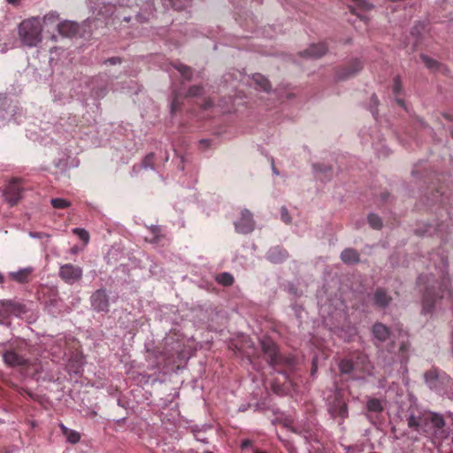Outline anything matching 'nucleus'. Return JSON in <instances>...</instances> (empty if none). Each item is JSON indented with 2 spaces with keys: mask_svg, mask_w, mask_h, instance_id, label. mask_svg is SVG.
<instances>
[{
  "mask_svg": "<svg viewBox=\"0 0 453 453\" xmlns=\"http://www.w3.org/2000/svg\"><path fill=\"white\" fill-rule=\"evenodd\" d=\"M42 25L39 17L23 20L18 27L19 38L22 45L36 47L42 39Z\"/></svg>",
  "mask_w": 453,
  "mask_h": 453,
  "instance_id": "nucleus-7",
  "label": "nucleus"
},
{
  "mask_svg": "<svg viewBox=\"0 0 453 453\" xmlns=\"http://www.w3.org/2000/svg\"><path fill=\"white\" fill-rule=\"evenodd\" d=\"M288 257V251L281 246H274L268 250L265 258L273 264H280Z\"/></svg>",
  "mask_w": 453,
  "mask_h": 453,
  "instance_id": "nucleus-22",
  "label": "nucleus"
},
{
  "mask_svg": "<svg viewBox=\"0 0 453 453\" xmlns=\"http://www.w3.org/2000/svg\"><path fill=\"white\" fill-rule=\"evenodd\" d=\"M372 101L374 103V104H375V105H377V104H378V102H379V101H378V98H377V96H376L375 95H373V96H372Z\"/></svg>",
  "mask_w": 453,
  "mask_h": 453,
  "instance_id": "nucleus-60",
  "label": "nucleus"
},
{
  "mask_svg": "<svg viewBox=\"0 0 453 453\" xmlns=\"http://www.w3.org/2000/svg\"><path fill=\"white\" fill-rule=\"evenodd\" d=\"M327 46L325 42L312 43L302 55L311 58H319L327 52Z\"/></svg>",
  "mask_w": 453,
  "mask_h": 453,
  "instance_id": "nucleus-24",
  "label": "nucleus"
},
{
  "mask_svg": "<svg viewBox=\"0 0 453 453\" xmlns=\"http://www.w3.org/2000/svg\"><path fill=\"white\" fill-rule=\"evenodd\" d=\"M215 279L218 283L223 286H231L234 283L233 275L226 272L219 273Z\"/></svg>",
  "mask_w": 453,
  "mask_h": 453,
  "instance_id": "nucleus-38",
  "label": "nucleus"
},
{
  "mask_svg": "<svg viewBox=\"0 0 453 453\" xmlns=\"http://www.w3.org/2000/svg\"><path fill=\"white\" fill-rule=\"evenodd\" d=\"M169 160V152L166 149L160 147L156 151L149 153L143 159L140 167L160 172L165 163Z\"/></svg>",
  "mask_w": 453,
  "mask_h": 453,
  "instance_id": "nucleus-10",
  "label": "nucleus"
},
{
  "mask_svg": "<svg viewBox=\"0 0 453 453\" xmlns=\"http://www.w3.org/2000/svg\"><path fill=\"white\" fill-rule=\"evenodd\" d=\"M182 104V97L180 94L173 92V98L170 103V111L171 113H175L180 107V104Z\"/></svg>",
  "mask_w": 453,
  "mask_h": 453,
  "instance_id": "nucleus-40",
  "label": "nucleus"
},
{
  "mask_svg": "<svg viewBox=\"0 0 453 453\" xmlns=\"http://www.w3.org/2000/svg\"><path fill=\"white\" fill-rule=\"evenodd\" d=\"M293 309L297 316L299 315V311L301 310V307H297V305H293Z\"/></svg>",
  "mask_w": 453,
  "mask_h": 453,
  "instance_id": "nucleus-58",
  "label": "nucleus"
},
{
  "mask_svg": "<svg viewBox=\"0 0 453 453\" xmlns=\"http://www.w3.org/2000/svg\"><path fill=\"white\" fill-rule=\"evenodd\" d=\"M78 25L70 20H64L58 25V31L64 37L71 38L78 33Z\"/></svg>",
  "mask_w": 453,
  "mask_h": 453,
  "instance_id": "nucleus-25",
  "label": "nucleus"
},
{
  "mask_svg": "<svg viewBox=\"0 0 453 453\" xmlns=\"http://www.w3.org/2000/svg\"><path fill=\"white\" fill-rule=\"evenodd\" d=\"M419 27H421L422 29H425V24L418 23L417 26H415V27H413L411 34L414 35H420Z\"/></svg>",
  "mask_w": 453,
  "mask_h": 453,
  "instance_id": "nucleus-51",
  "label": "nucleus"
},
{
  "mask_svg": "<svg viewBox=\"0 0 453 453\" xmlns=\"http://www.w3.org/2000/svg\"><path fill=\"white\" fill-rule=\"evenodd\" d=\"M341 259L344 264H347V265L355 264L359 261V254L354 249H351V248L345 249L341 253Z\"/></svg>",
  "mask_w": 453,
  "mask_h": 453,
  "instance_id": "nucleus-30",
  "label": "nucleus"
},
{
  "mask_svg": "<svg viewBox=\"0 0 453 453\" xmlns=\"http://www.w3.org/2000/svg\"><path fill=\"white\" fill-rule=\"evenodd\" d=\"M150 230H151V234H153V237L149 239L148 237L146 238L147 241L150 242H154V243H157L159 242V233H160V227L157 226H152L150 227Z\"/></svg>",
  "mask_w": 453,
  "mask_h": 453,
  "instance_id": "nucleus-46",
  "label": "nucleus"
},
{
  "mask_svg": "<svg viewBox=\"0 0 453 453\" xmlns=\"http://www.w3.org/2000/svg\"><path fill=\"white\" fill-rule=\"evenodd\" d=\"M254 220L251 212L243 209L240 212V217L234 221L235 230L243 234L251 233L254 230Z\"/></svg>",
  "mask_w": 453,
  "mask_h": 453,
  "instance_id": "nucleus-15",
  "label": "nucleus"
},
{
  "mask_svg": "<svg viewBox=\"0 0 453 453\" xmlns=\"http://www.w3.org/2000/svg\"><path fill=\"white\" fill-rule=\"evenodd\" d=\"M211 144V139H202L199 142V145L202 150H207L208 148H210Z\"/></svg>",
  "mask_w": 453,
  "mask_h": 453,
  "instance_id": "nucleus-49",
  "label": "nucleus"
},
{
  "mask_svg": "<svg viewBox=\"0 0 453 453\" xmlns=\"http://www.w3.org/2000/svg\"><path fill=\"white\" fill-rule=\"evenodd\" d=\"M3 360L5 365L12 367L25 365L27 362L26 357H24L21 355H19L12 349L6 350L3 354Z\"/></svg>",
  "mask_w": 453,
  "mask_h": 453,
  "instance_id": "nucleus-23",
  "label": "nucleus"
},
{
  "mask_svg": "<svg viewBox=\"0 0 453 453\" xmlns=\"http://www.w3.org/2000/svg\"><path fill=\"white\" fill-rule=\"evenodd\" d=\"M211 425L203 424L202 426L193 425L190 426V431L196 435V434H204L208 429H211Z\"/></svg>",
  "mask_w": 453,
  "mask_h": 453,
  "instance_id": "nucleus-45",
  "label": "nucleus"
},
{
  "mask_svg": "<svg viewBox=\"0 0 453 453\" xmlns=\"http://www.w3.org/2000/svg\"><path fill=\"white\" fill-rule=\"evenodd\" d=\"M24 312L25 308L21 303L12 300H0V323H4L10 317H18Z\"/></svg>",
  "mask_w": 453,
  "mask_h": 453,
  "instance_id": "nucleus-14",
  "label": "nucleus"
},
{
  "mask_svg": "<svg viewBox=\"0 0 453 453\" xmlns=\"http://www.w3.org/2000/svg\"><path fill=\"white\" fill-rule=\"evenodd\" d=\"M367 219H368L369 225L373 229H380L382 226L381 219L378 215H376L374 213H370L368 215Z\"/></svg>",
  "mask_w": 453,
  "mask_h": 453,
  "instance_id": "nucleus-41",
  "label": "nucleus"
},
{
  "mask_svg": "<svg viewBox=\"0 0 453 453\" xmlns=\"http://www.w3.org/2000/svg\"><path fill=\"white\" fill-rule=\"evenodd\" d=\"M120 62H121V59L119 57H112V58L106 59L104 61V64L117 65V64H120Z\"/></svg>",
  "mask_w": 453,
  "mask_h": 453,
  "instance_id": "nucleus-50",
  "label": "nucleus"
},
{
  "mask_svg": "<svg viewBox=\"0 0 453 453\" xmlns=\"http://www.w3.org/2000/svg\"><path fill=\"white\" fill-rule=\"evenodd\" d=\"M423 63L425 64V65L431 71L433 72H445L446 71V68L441 64L439 63L437 60L426 56V55H424L422 54L420 56Z\"/></svg>",
  "mask_w": 453,
  "mask_h": 453,
  "instance_id": "nucleus-31",
  "label": "nucleus"
},
{
  "mask_svg": "<svg viewBox=\"0 0 453 453\" xmlns=\"http://www.w3.org/2000/svg\"><path fill=\"white\" fill-rule=\"evenodd\" d=\"M174 354L173 353H165L159 354L158 357H157V362L155 364V366L160 367V366H165L169 364H171L174 359Z\"/></svg>",
  "mask_w": 453,
  "mask_h": 453,
  "instance_id": "nucleus-37",
  "label": "nucleus"
},
{
  "mask_svg": "<svg viewBox=\"0 0 453 453\" xmlns=\"http://www.w3.org/2000/svg\"><path fill=\"white\" fill-rule=\"evenodd\" d=\"M78 165L79 161L75 157H71L60 158L55 163L56 167L59 168L61 171H65L72 167H77Z\"/></svg>",
  "mask_w": 453,
  "mask_h": 453,
  "instance_id": "nucleus-32",
  "label": "nucleus"
},
{
  "mask_svg": "<svg viewBox=\"0 0 453 453\" xmlns=\"http://www.w3.org/2000/svg\"><path fill=\"white\" fill-rule=\"evenodd\" d=\"M389 196L388 193H382L381 194V199L383 201H386L388 199V197Z\"/></svg>",
  "mask_w": 453,
  "mask_h": 453,
  "instance_id": "nucleus-59",
  "label": "nucleus"
},
{
  "mask_svg": "<svg viewBox=\"0 0 453 453\" xmlns=\"http://www.w3.org/2000/svg\"><path fill=\"white\" fill-rule=\"evenodd\" d=\"M424 380L431 391L453 400V379L444 371L432 367L424 373Z\"/></svg>",
  "mask_w": 453,
  "mask_h": 453,
  "instance_id": "nucleus-5",
  "label": "nucleus"
},
{
  "mask_svg": "<svg viewBox=\"0 0 453 453\" xmlns=\"http://www.w3.org/2000/svg\"><path fill=\"white\" fill-rule=\"evenodd\" d=\"M222 82L226 88H229L231 91H234V95H229L227 99L225 98L221 100L217 105L212 99L208 98L203 104L204 110L212 109L215 113H226L234 111V106L240 104L237 101L242 98V92L239 89L241 85L254 87L257 90L266 92L271 96L275 95V92H270L271 85L269 81L260 73H255L250 76L246 75L241 70L232 69L222 76Z\"/></svg>",
  "mask_w": 453,
  "mask_h": 453,
  "instance_id": "nucleus-2",
  "label": "nucleus"
},
{
  "mask_svg": "<svg viewBox=\"0 0 453 453\" xmlns=\"http://www.w3.org/2000/svg\"><path fill=\"white\" fill-rule=\"evenodd\" d=\"M253 453H267V452L263 451V450H259V449H256V450H254Z\"/></svg>",
  "mask_w": 453,
  "mask_h": 453,
  "instance_id": "nucleus-64",
  "label": "nucleus"
},
{
  "mask_svg": "<svg viewBox=\"0 0 453 453\" xmlns=\"http://www.w3.org/2000/svg\"><path fill=\"white\" fill-rule=\"evenodd\" d=\"M261 346L264 353L266 356L267 363L277 372H280L276 366L283 361V357L278 352L277 346L273 342L269 339L261 341Z\"/></svg>",
  "mask_w": 453,
  "mask_h": 453,
  "instance_id": "nucleus-12",
  "label": "nucleus"
},
{
  "mask_svg": "<svg viewBox=\"0 0 453 453\" xmlns=\"http://www.w3.org/2000/svg\"><path fill=\"white\" fill-rule=\"evenodd\" d=\"M194 436L196 439V441H201L203 443L209 442L207 438L203 435V434H196V435H194Z\"/></svg>",
  "mask_w": 453,
  "mask_h": 453,
  "instance_id": "nucleus-52",
  "label": "nucleus"
},
{
  "mask_svg": "<svg viewBox=\"0 0 453 453\" xmlns=\"http://www.w3.org/2000/svg\"><path fill=\"white\" fill-rule=\"evenodd\" d=\"M371 112H372V114L376 118L377 111L372 108V109H371Z\"/></svg>",
  "mask_w": 453,
  "mask_h": 453,
  "instance_id": "nucleus-63",
  "label": "nucleus"
},
{
  "mask_svg": "<svg viewBox=\"0 0 453 453\" xmlns=\"http://www.w3.org/2000/svg\"><path fill=\"white\" fill-rule=\"evenodd\" d=\"M33 272L32 267L21 268L17 272H11L9 276L19 283H26L29 280L30 274Z\"/></svg>",
  "mask_w": 453,
  "mask_h": 453,
  "instance_id": "nucleus-28",
  "label": "nucleus"
},
{
  "mask_svg": "<svg viewBox=\"0 0 453 453\" xmlns=\"http://www.w3.org/2000/svg\"><path fill=\"white\" fill-rule=\"evenodd\" d=\"M96 80H93L91 81V84L90 86L92 87L91 89H92V94L96 96V97H103L105 96L106 94V86H100V87H96Z\"/></svg>",
  "mask_w": 453,
  "mask_h": 453,
  "instance_id": "nucleus-42",
  "label": "nucleus"
},
{
  "mask_svg": "<svg viewBox=\"0 0 453 453\" xmlns=\"http://www.w3.org/2000/svg\"><path fill=\"white\" fill-rule=\"evenodd\" d=\"M444 118L446 119H448L449 121H452L453 122V113H450V112H445L443 114Z\"/></svg>",
  "mask_w": 453,
  "mask_h": 453,
  "instance_id": "nucleus-56",
  "label": "nucleus"
},
{
  "mask_svg": "<svg viewBox=\"0 0 453 453\" xmlns=\"http://www.w3.org/2000/svg\"><path fill=\"white\" fill-rule=\"evenodd\" d=\"M173 68L178 71L184 81H189L192 77V70L189 66L181 63H175L172 65Z\"/></svg>",
  "mask_w": 453,
  "mask_h": 453,
  "instance_id": "nucleus-35",
  "label": "nucleus"
},
{
  "mask_svg": "<svg viewBox=\"0 0 453 453\" xmlns=\"http://www.w3.org/2000/svg\"><path fill=\"white\" fill-rule=\"evenodd\" d=\"M339 370L342 374L348 375L353 380H359L361 376L357 372L371 375V365L368 357L365 354L358 353L356 360L345 357L339 362Z\"/></svg>",
  "mask_w": 453,
  "mask_h": 453,
  "instance_id": "nucleus-8",
  "label": "nucleus"
},
{
  "mask_svg": "<svg viewBox=\"0 0 453 453\" xmlns=\"http://www.w3.org/2000/svg\"><path fill=\"white\" fill-rule=\"evenodd\" d=\"M153 15V11L150 10L147 16H143L142 14H138L137 19H139L141 21L149 19L150 16Z\"/></svg>",
  "mask_w": 453,
  "mask_h": 453,
  "instance_id": "nucleus-54",
  "label": "nucleus"
},
{
  "mask_svg": "<svg viewBox=\"0 0 453 453\" xmlns=\"http://www.w3.org/2000/svg\"><path fill=\"white\" fill-rule=\"evenodd\" d=\"M21 188L17 181H11L5 188L4 196L5 201L11 205H15L21 198Z\"/></svg>",
  "mask_w": 453,
  "mask_h": 453,
  "instance_id": "nucleus-20",
  "label": "nucleus"
},
{
  "mask_svg": "<svg viewBox=\"0 0 453 453\" xmlns=\"http://www.w3.org/2000/svg\"><path fill=\"white\" fill-rule=\"evenodd\" d=\"M324 322L331 332L344 342H350L357 334V327L348 320L344 309L328 312V318H325Z\"/></svg>",
  "mask_w": 453,
  "mask_h": 453,
  "instance_id": "nucleus-4",
  "label": "nucleus"
},
{
  "mask_svg": "<svg viewBox=\"0 0 453 453\" xmlns=\"http://www.w3.org/2000/svg\"><path fill=\"white\" fill-rule=\"evenodd\" d=\"M281 218L286 223H288L290 221V219L287 213L282 212Z\"/></svg>",
  "mask_w": 453,
  "mask_h": 453,
  "instance_id": "nucleus-57",
  "label": "nucleus"
},
{
  "mask_svg": "<svg viewBox=\"0 0 453 453\" xmlns=\"http://www.w3.org/2000/svg\"><path fill=\"white\" fill-rule=\"evenodd\" d=\"M384 411V405L381 400L378 398H370L366 403V418L375 424L379 415Z\"/></svg>",
  "mask_w": 453,
  "mask_h": 453,
  "instance_id": "nucleus-19",
  "label": "nucleus"
},
{
  "mask_svg": "<svg viewBox=\"0 0 453 453\" xmlns=\"http://www.w3.org/2000/svg\"><path fill=\"white\" fill-rule=\"evenodd\" d=\"M430 195H426V204L429 208H433L436 204L441 210L440 212V217L441 218V223H436L433 225L429 222H422L417 226L414 232L417 235L419 236H432L434 234H439L441 232H443L448 225H445L443 222V213L445 212L447 218L450 219V212L449 209L446 207L447 202L449 200V195L446 189L443 187H440V188H435L434 187L430 188Z\"/></svg>",
  "mask_w": 453,
  "mask_h": 453,
  "instance_id": "nucleus-3",
  "label": "nucleus"
},
{
  "mask_svg": "<svg viewBox=\"0 0 453 453\" xmlns=\"http://www.w3.org/2000/svg\"><path fill=\"white\" fill-rule=\"evenodd\" d=\"M28 235L33 239H43V238H50V234L44 233V232H33L30 231L28 233Z\"/></svg>",
  "mask_w": 453,
  "mask_h": 453,
  "instance_id": "nucleus-48",
  "label": "nucleus"
},
{
  "mask_svg": "<svg viewBox=\"0 0 453 453\" xmlns=\"http://www.w3.org/2000/svg\"><path fill=\"white\" fill-rule=\"evenodd\" d=\"M399 418L414 432L426 437L434 445L439 446L449 436L450 428L441 413L424 409L417 398L410 395L408 403L399 409Z\"/></svg>",
  "mask_w": 453,
  "mask_h": 453,
  "instance_id": "nucleus-1",
  "label": "nucleus"
},
{
  "mask_svg": "<svg viewBox=\"0 0 453 453\" xmlns=\"http://www.w3.org/2000/svg\"><path fill=\"white\" fill-rule=\"evenodd\" d=\"M312 169L315 177L321 181H326L332 175V168L325 164H313Z\"/></svg>",
  "mask_w": 453,
  "mask_h": 453,
  "instance_id": "nucleus-27",
  "label": "nucleus"
},
{
  "mask_svg": "<svg viewBox=\"0 0 453 453\" xmlns=\"http://www.w3.org/2000/svg\"><path fill=\"white\" fill-rule=\"evenodd\" d=\"M372 146L379 157H385L389 155L390 150L382 138L378 137V142H372Z\"/></svg>",
  "mask_w": 453,
  "mask_h": 453,
  "instance_id": "nucleus-33",
  "label": "nucleus"
},
{
  "mask_svg": "<svg viewBox=\"0 0 453 453\" xmlns=\"http://www.w3.org/2000/svg\"><path fill=\"white\" fill-rule=\"evenodd\" d=\"M394 345L390 346L393 349ZM410 344L408 342H402L399 347V353L396 355L393 353L392 349L380 350L379 358L382 361L385 367H390L396 362L406 364L408 362V352Z\"/></svg>",
  "mask_w": 453,
  "mask_h": 453,
  "instance_id": "nucleus-9",
  "label": "nucleus"
},
{
  "mask_svg": "<svg viewBox=\"0 0 453 453\" xmlns=\"http://www.w3.org/2000/svg\"><path fill=\"white\" fill-rule=\"evenodd\" d=\"M372 334L377 347H380L387 341L391 340L390 329L387 326L380 322H377L372 326Z\"/></svg>",
  "mask_w": 453,
  "mask_h": 453,
  "instance_id": "nucleus-18",
  "label": "nucleus"
},
{
  "mask_svg": "<svg viewBox=\"0 0 453 453\" xmlns=\"http://www.w3.org/2000/svg\"><path fill=\"white\" fill-rule=\"evenodd\" d=\"M324 399L326 402L328 414L337 420L340 429L345 431L344 420L349 417V409L342 390L334 386L333 389L324 393Z\"/></svg>",
  "mask_w": 453,
  "mask_h": 453,
  "instance_id": "nucleus-6",
  "label": "nucleus"
},
{
  "mask_svg": "<svg viewBox=\"0 0 453 453\" xmlns=\"http://www.w3.org/2000/svg\"><path fill=\"white\" fill-rule=\"evenodd\" d=\"M83 270L81 267L73 264H65L60 265L58 276L62 280L69 285H73L82 278Z\"/></svg>",
  "mask_w": 453,
  "mask_h": 453,
  "instance_id": "nucleus-13",
  "label": "nucleus"
},
{
  "mask_svg": "<svg viewBox=\"0 0 453 453\" xmlns=\"http://www.w3.org/2000/svg\"><path fill=\"white\" fill-rule=\"evenodd\" d=\"M166 7H172L175 10H183L188 7L191 0H162Z\"/></svg>",
  "mask_w": 453,
  "mask_h": 453,
  "instance_id": "nucleus-36",
  "label": "nucleus"
},
{
  "mask_svg": "<svg viewBox=\"0 0 453 453\" xmlns=\"http://www.w3.org/2000/svg\"><path fill=\"white\" fill-rule=\"evenodd\" d=\"M73 88V84H71L69 81L54 83L51 87L54 102L64 104L70 98L78 96V92H72Z\"/></svg>",
  "mask_w": 453,
  "mask_h": 453,
  "instance_id": "nucleus-11",
  "label": "nucleus"
},
{
  "mask_svg": "<svg viewBox=\"0 0 453 453\" xmlns=\"http://www.w3.org/2000/svg\"><path fill=\"white\" fill-rule=\"evenodd\" d=\"M204 94V88L200 86H192L188 88V96L190 97L200 96Z\"/></svg>",
  "mask_w": 453,
  "mask_h": 453,
  "instance_id": "nucleus-44",
  "label": "nucleus"
},
{
  "mask_svg": "<svg viewBox=\"0 0 453 453\" xmlns=\"http://www.w3.org/2000/svg\"><path fill=\"white\" fill-rule=\"evenodd\" d=\"M78 119L76 116L68 117L67 120L62 119L59 123V126L64 129L65 132L70 133L72 135L73 133H75V127H77Z\"/></svg>",
  "mask_w": 453,
  "mask_h": 453,
  "instance_id": "nucleus-34",
  "label": "nucleus"
},
{
  "mask_svg": "<svg viewBox=\"0 0 453 453\" xmlns=\"http://www.w3.org/2000/svg\"><path fill=\"white\" fill-rule=\"evenodd\" d=\"M363 68L362 62L355 58L347 66L341 67L336 72V78L339 81L347 80L355 76Z\"/></svg>",
  "mask_w": 453,
  "mask_h": 453,
  "instance_id": "nucleus-17",
  "label": "nucleus"
},
{
  "mask_svg": "<svg viewBox=\"0 0 453 453\" xmlns=\"http://www.w3.org/2000/svg\"><path fill=\"white\" fill-rule=\"evenodd\" d=\"M58 19V13L57 12H50L43 17V22L50 24L55 22Z\"/></svg>",
  "mask_w": 453,
  "mask_h": 453,
  "instance_id": "nucleus-47",
  "label": "nucleus"
},
{
  "mask_svg": "<svg viewBox=\"0 0 453 453\" xmlns=\"http://www.w3.org/2000/svg\"><path fill=\"white\" fill-rule=\"evenodd\" d=\"M91 306L96 311L107 312L109 311V298L103 288L96 290L90 296Z\"/></svg>",
  "mask_w": 453,
  "mask_h": 453,
  "instance_id": "nucleus-16",
  "label": "nucleus"
},
{
  "mask_svg": "<svg viewBox=\"0 0 453 453\" xmlns=\"http://www.w3.org/2000/svg\"><path fill=\"white\" fill-rule=\"evenodd\" d=\"M50 204L55 209H66L71 206V202L62 197H54L50 199Z\"/></svg>",
  "mask_w": 453,
  "mask_h": 453,
  "instance_id": "nucleus-39",
  "label": "nucleus"
},
{
  "mask_svg": "<svg viewBox=\"0 0 453 453\" xmlns=\"http://www.w3.org/2000/svg\"><path fill=\"white\" fill-rule=\"evenodd\" d=\"M372 301L373 305L377 308L385 309L392 302V297L386 289L378 288L372 296Z\"/></svg>",
  "mask_w": 453,
  "mask_h": 453,
  "instance_id": "nucleus-21",
  "label": "nucleus"
},
{
  "mask_svg": "<svg viewBox=\"0 0 453 453\" xmlns=\"http://www.w3.org/2000/svg\"><path fill=\"white\" fill-rule=\"evenodd\" d=\"M180 164H178L177 167L180 170V171H184V158H183V156H180Z\"/></svg>",
  "mask_w": 453,
  "mask_h": 453,
  "instance_id": "nucleus-55",
  "label": "nucleus"
},
{
  "mask_svg": "<svg viewBox=\"0 0 453 453\" xmlns=\"http://www.w3.org/2000/svg\"><path fill=\"white\" fill-rule=\"evenodd\" d=\"M9 4H17L19 3V0H6Z\"/></svg>",
  "mask_w": 453,
  "mask_h": 453,
  "instance_id": "nucleus-61",
  "label": "nucleus"
},
{
  "mask_svg": "<svg viewBox=\"0 0 453 453\" xmlns=\"http://www.w3.org/2000/svg\"><path fill=\"white\" fill-rule=\"evenodd\" d=\"M449 29L453 33V19L450 20V24L449 25Z\"/></svg>",
  "mask_w": 453,
  "mask_h": 453,
  "instance_id": "nucleus-62",
  "label": "nucleus"
},
{
  "mask_svg": "<svg viewBox=\"0 0 453 453\" xmlns=\"http://www.w3.org/2000/svg\"><path fill=\"white\" fill-rule=\"evenodd\" d=\"M392 92L395 96V100L396 104L400 107L403 108L406 111H409L403 99L401 98L402 92H403V87H402V82H401V79L399 76H396L394 78Z\"/></svg>",
  "mask_w": 453,
  "mask_h": 453,
  "instance_id": "nucleus-26",
  "label": "nucleus"
},
{
  "mask_svg": "<svg viewBox=\"0 0 453 453\" xmlns=\"http://www.w3.org/2000/svg\"><path fill=\"white\" fill-rule=\"evenodd\" d=\"M59 428L63 435H65L67 442L71 444H76L77 442L80 441L81 435L77 431L68 428L62 423L59 424Z\"/></svg>",
  "mask_w": 453,
  "mask_h": 453,
  "instance_id": "nucleus-29",
  "label": "nucleus"
},
{
  "mask_svg": "<svg viewBox=\"0 0 453 453\" xmlns=\"http://www.w3.org/2000/svg\"><path fill=\"white\" fill-rule=\"evenodd\" d=\"M250 445H251V441L249 439H245V440L242 441V442H241L242 449H245L248 447H250Z\"/></svg>",
  "mask_w": 453,
  "mask_h": 453,
  "instance_id": "nucleus-53",
  "label": "nucleus"
},
{
  "mask_svg": "<svg viewBox=\"0 0 453 453\" xmlns=\"http://www.w3.org/2000/svg\"><path fill=\"white\" fill-rule=\"evenodd\" d=\"M73 233L84 242L85 244L89 242V234L84 228L75 227L73 229Z\"/></svg>",
  "mask_w": 453,
  "mask_h": 453,
  "instance_id": "nucleus-43",
  "label": "nucleus"
}]
</instances>
